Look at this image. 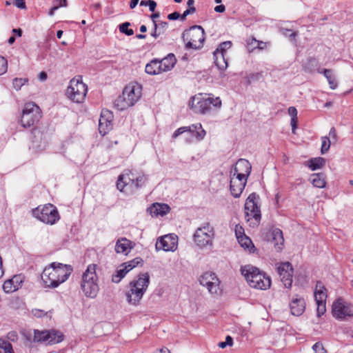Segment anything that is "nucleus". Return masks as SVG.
Here are the masks:
<instances>
[{
  "mask_svg": "<svg viewBox=\"0 0 353 353\" xmlns=\"http://www.w3.org/2000/svg\"><path fill=\"white\" fill-rule=\"evenodd\" d=\"M72 272L71 265L54 262L43 270L41 279L46 287L55 288L65 282Z\"/></svg>",
  "mask_w": 353,
  "mask_h": 353,
  "instance_id": "f257e3e1",
  "label": "nucleus"
},
{
  "mask_svg": "<svg viewBox=\"0 0 353 353\" xmlns=\"http://www.w3.org/2000/svg\"><path fill=\"white\" fill-rule=\"evenodd\" d=\"M149 284L150 276L147 272L140 274L137 279L130 281V290L125 292L128 303L133 305H139Z\"/></svg>",
  "mask_w": 353,
  "mask_h": 353,
  "instance_id": "f03ea898",
  "label": "nucleus"
},
{
  "mask_svg": "<svg viewBox=\"0 0 353 353\" xmlns=\"http://www.w3.org/2000/svg\"><path fill=\"white\" fill-rule=\"evenodd\" d=\"M241 272L251 288L267 290L271 285L270 278L256 267L245 265L241 268Z\"/></svg>",
  "mask_w": 353,
  "mask_h": 353,
  "instance_id": "7ed1b4c3",
  "label": "nucleus"
},
{
  "mask_svg": "<svg viewBox=\"0 0 353 353\" xmlns=\"http://www.w3.org/2000/svg\"><path fill=\"white\" fill-rule=\"evenodd\" d=\"M96 270V264H90L82 274L81 288L87 297L95 298L99 290Z\"/></svg>",
  "mask_w": 353,
  "mask_h": 353,
  "instance_id": "20e7f679",
  "label": "nucleus"
},
{
  "mask_svg": "<svg viewBox=\"0 0 353 353\" xmlns=\"http://www.w3.org/2000/svg\"><path fill=\"white\" fill-rule=\"evenodd\" d=\"M189 105L194 113L205 114L212 106L220 108L221 101L219 97L214 98L210 94L199 93L191 99Z\"/></svg>",
  "mask_w": 353,
  "mask_h": 353,
  "instance_id": "39448f33",
  "label": "nucleus"
},
{
  "mask_svg": "<svg viewBox=\"0 0 353 353\" xmlns=\"http://www.w3.org/2000/svg\"><path fill=\"white\" fill-rule=\"evenodd\" d=\"M182 39L186 49H199L205 41V32L200 26H193L183 32Z\"/></svg>",
  "mask_w": 353,
  "mask_h": 353,
  "instance_id": "423d86ee",
  "label": "nucleus"
},
{
  "mask_svg": "<svg viewBox=\"0 0 353 353\" xmlns=\"http://www.w3.org/2000/svg\"><path fill=\"white\" fill-rule=\"evenodd\" d=\"M215 233L214 228L210 223H204L195 231L193 238L195 243L200 248L212 247Z\"/></svg>",
  "mask_w": 353,
  "mask_h": 353,
  "instance_id": "0eeeda50",
  "label": "nucleus"
},
{
  "mask_svg": "<svg viewBox=\"0 0 353 353\" xmlns=\"http://www.w3.org/2000/svg\"><path fill=\"white\" fill-rule=\"evenodd\" d=\"M259 196L255 192L250 194L245 203V216L250 224L258 225L261 219L260 207L258 205Z\"/></svg>",
  "mask_w": 353,
  "mask_h": 353,
  "instance_id": "6e6552de",
  "label": "nucleus"
},
{
  "mask_svg": "<svg viewBox=\"0 0 353 353\" xmlns=\"http://www.w3.org/2000/svg\"><path fill=\"white\" fill-rule=\"evenodd\" d=\"M32 213L37 219L46 224L53 225L60 218L57 208L50 203L46 204L42 208H35Z\"/></svg>",
  "mask_w": 353,
  "mask_h": 353,
  "instance_id": "1a4fd4ad",
  "label": "nucleus"
},
{
  "mask_svg": "<svg viewBox=\"0 0 353 353\" xmlns=\"http://www.w3.org/2000/svg\"><path fill=\"white\" fill-rule=\"evenodd\" d=\"M88 92L87 85L81 80L73 78L66 90L67 97L75 103H82Z\"/></svg>",
  "mask_w": 353,
  "mask_h": 353,
  "instance_id": "9d476101",
  "label": "nucleus"
},
{
  "mask_svg": "<svg viewBox=\"0 0 353 353\" xmlns=\"http://www.w3.org/2000/svg\"><path fill=\"white\" fill-rule=\"evenodd\" d=\"M41 117V111L38 105L30 102L25 104L21 119L23 128H30L37 123Z\"/></svg>",
  "mask_w": 353,
  "mask_h": 353,
  "instance_id": "9b49d317",
  "label": "nucleus"
},
{
  "mask_svg": "<svg viewBox=\"0 0 353 353\" xmlns=\"http://www.w3.org/2000/svg\"><path fill=\"white\" fill-rule=\"evenodd\" d=\"M199 281L211 294H220V281L215 273L206 272L199 277Z\"/></svg>",
  "mask_w": 353,
  "mask_h": 353,
  "instance_id": "f8f14e48",
  "label": "nucleus"
},
{
  "mask_svg": "<svg viewBox=\"0 0 353 353\" xmlns=\"http://www.w3.org/2000/svg\"><path fill=\"white\" fill-rule=\"evenodd\" d=\"M178 237L174 234H167L159 238L156 242L157 250L174 252L177 248Z\"/></svg>",
  "mask_w": 353,
  "mask_h": 353,
  "instance_id": "ddd939ff",
  "label": "nucleus"
},
{
  "mask_svg": "<svg viewBox=\"0 0 353 353\" xmlns=\"http://www.w3.org/2000/svg\"><path fill=\"white\" fill-rule=\"evenodd\" d=\"M332 314L336 319H344L345 316H353V307L343 302L342 299H338L332 305Z\"/></svg>",
  "mask_w": 353,
  "mask_h": 353,
  "instance_id": "4468645a",
  "label": "nucleus"
},
{
  "mask_svg": "<svg viewBox=\"0 0 353 353\" xmlns=\"http://www.w3.org/2000/svg\"><path fill=\"white\" fill-rule=\"evenodd\" d=\"M188 132L192 136L195 137L198 141H201L205 136V131L203 129L201 123L192 124L190 126H184L178 128L172 134L173 139L177 138L183 133Z\"/></svg>",
  "mask_w": 353,
  "mask_h": 353,
  "instance_id": "2eb2a0df",
  "label": "nucleus"
},
{
  "mask_svg": "<svg viewBox=\"0 0 353 353\" xmlns=\"http://www.w3.org/2000/svg\"><path fill=\"white\" fill-rule=\"evenodd\" d=\"M277 272L283 285L290 288L292 286L293 276L292 264L290 262L281 263L277 267Z\"/></svg>",
  "mask_w": 353,
  "mask_h": 353,
  "instance_id": "dca6fc26",
  "label": "nucleus"
},
{
  "mask_svg": "<svg viewBox=\"0 0 353 353\" xmlns=\"http://www.w3.org/2000/svg\"><path fill=\"white\" fill-rule=\"evenodd\" d=\"M130 175H132L131 171H129V173L121 174L117 182V189L126 194H132L133 192L134 178H131Z\"/></svg>",
  "mask_w": 353,
  "mask_h": 353,
  "instance_id": "f3484780",
  "label": "nucleus"
},
{
  "mask_svg": "<svg viewBox=\"0 0 353 353\" xmlns=\"http://www.w3.org/2000/svg\"><path fill=\"white\" fill-rule=\"evenodd\" d=\"M122 94L134 105L141 96V85L138 83H130L125 87Z\"/></svg>",
  "mask_w": 353,
  "mask_h": 353,
  "instance_id": "a211bd4d",
  "label": "nucleus"
},
{
  "mask_svg": "<svg viewBox=\"0 0 353 353\" xmlns=\"http://www.w3.org/2000/svg\"><path fill=\"white\" fill-rule=\"evenodd\" d=\"M113 119V114L112 112L108 110H103L101 113L99 123V133L104 136L112 128V122Z\"/></svg>",
  "mask_w": 353,
  "mask_h": 353,
  "instance_id": "6ab92c4d",
  "label": "nucleus"
},
{
  "mask_svg": "<svg viewBox=\"0 0 353 353\" xmlns=\"http://www.w3.org/2000/svg\"><path fill=\"white\" fill-rule=\"evenodd\" d=\"M305 299L302 296L298 294L293 296L290 303L291 314L296 316H301L305 310Z\"/></svg>",
  "mask_w": 353,
  "mask_h": 353,
  "instance_id": "aec40b11",
  "label": "nucleus"
},
{
  "mask_svg": "<svg viewBox=\"0 0 353 353\" xmlns=\"http://www.w3.org/2000/svg\"><path fill=\"white\" fill-rule=\"evenodd\" d=\"M24 281L22 274L14 275L12 279L6 281L3 285V289L6 293H11L17 290Z\"/></svg>",
  "mask_w": 353,
  "mask_h": 353,
  "instance_id": "412c9836",
  "label": "nucleus"
},
{
  "mask_svg": "<svg viewBox=\"0 0 353 353\" xmlns=\"http://www.w3.org/2000/svg\"><path fill=\"white\" fill-rule=\"evenodd\" d=\"M134 243L131 241L121 238L118 239L115 245V252L119 254L127 255L134 248Z\"/></svg>",
  "mask_w": 353,
  "mask_h": 353,
  "instance_id": "4be33fe9",
  "label": "nucleus"
},
{
  "mask_svg": "<svg viewBox=\"0 0 353 353\" xmlns=\"http://www.w3.org/2000/svg\"><path fill=\"white\" fill-rule=\"evenodd\" d=\"M152 216H164L170 212V207L165 203H153L148 209Z\"/></svg>",
  "mask_w": 353,
  "mask_h": 353,
  "instance_id": "5701e85b",
  "label": "nucleus"
},
{
  "mask_svg": "<svg viewBox=\"0 0 353 353\" xmlns=\"http://www.w3.org/2000/svg\"><path fill=\"white\" fill-rule=\"evenodd\" d=\"M176 59L174 54L170 53L165 58L159 60L161 65V70L162 72H167L170 70L176 64Z\"/></svg>",
  "mask_w": 353,
  "mask_h": 353,
  "instance_id": "b1692460",
  "label": "nucleus"
},
{
  "mask_svg": "<svg viewBox=\"0 0 353 353\" xmlns=\"http://www.w3.org/2000/svg\"><path fill=\"white\" fill-rule=\"evenodd\" d=\"M48 330L39 331L37 330H34V335L32 339V334H27L26 339L30 342L39 343L46 342L48 341Z\"/></svg>",
  "mask_w": 353,
  "mask_h": 353,
  "instance_id": "393cba45",
  "label": "nucleus"
},
{
  "mask_svg": "<svg viewBox=\"0 0 353 353\" xmlns=\"http://www.w3.org/2000/svg\"><path fill=\"white\" fill-rule=\"evenodd\" d=\"M251 170L252 166L250 162L246 159H241L236 162L234 168V172L250 175Z\"/></svg>",
  "mask_w": 353,
  "mask_h": 353,
  "instance_id": "a878e982",
  "label": "nucleus"
},
{
  "mask_svg": "<svg viewBox=\"0 0 353 353\" xmlns=\"http://www.w3.org/2000/svg\"><path fill=\"white\" fill-rule=\"evenodd\" d=\"M246 184L239 181V179H231L230 189L231 194L235 198L241 196Z\"/></svg>",
  "mask_w": 353,
  "mask_h": 353,
  "instance_id": "bb28decb",
  "label": "nucleus"
},
{
  "mask_svg": "<svg viewBox=\"0 0 353 353\" xmlns=\"http://www.w3.org/2000/svg\"><path fill=\"white\" fill-rule=\"evenodd\" d=\"M272 242L274 243L275 249L277 251H281L283 248L284 239L283 232L280 229H275L272 231Z\"/></svg>",
  "mask_w": 353,
  "mask_h": 353,
  "instance_id": "cd10ccee",
  "label": "nucleus"
},
{
  "mask_svg": "<svg viewBox=\"0 0 353 353\" xmlns=\"http://www.w3.org/2000/svg\"><path fill=\"white\" fill-rule=\"evenodd\" d=\"M325 291L326 289L321 282H317L314 291V299L316 303L325 302L327 298Z\"/></svg>",
  "mask_w": 353,
  "mask_h": 353,
  "instance_id": "c85d7f7f",
  "label": "nucleus"
},
{
  "mask_svg": "<svg viewBox=\"0 0 353 353\" xmlns=\"http://www.w3.org/2000/svg\"><path fill=\"white\" fill-rule=\"evenodd\" d=\"M310 182L314 187L323 188L326 185L325 176L323 173L312 174L310 178Z\"/></svg>",
  "mask_w": 353,
  "mask_h": 353,
  "instance_id": "c756f323",
  "label": "nucleus"
},
{
  "mask_svg": "<svg viewBox=\"0 0 353 353\" xmlns=\"http://www.w3.org/2000/svg\"><path fill=\"white\" fill-rule=\"evenodd\" d=\"M145 70L146 73L152 75L162 72L161 70V65L159 64V60L157 59L152 60L145 65Z\"/></svg>",
  "mask_w": 353,
  "mask_h": 353,
  "instance_id": "7c9ffc66",
  "label": "nucleus"
},
{
  "mask_svg": "<svg viewBox=\"0 0 353 353\" xmlns=\"http://www.w3.org/2000/svg\"><path fill=\"white\" fill-rule=\"evenodd\" d=\"M225 55V54L220 52H214V63L221 70L226 69L228 67V61Z\"/></svg>",
  "mask_w": 353,
  "mask_h": 353,
  "instance_id": "2f4dec72",
  "label": "nucleus"
},
{
  "mask_svg": "<svg viewBox=\"0 0 353 353\" xmlns=\"http://www.w3.org/2000/svg\"><path fill=\"white\" fill-rule=\"evenodd\" d=\"M128 272L127 267L122 263L112 274V281L115 283H119Z\"/></svg>",
  "mask_w": 353,
  "mask_h": 353,
  "instance_id": "473e14b6",
  "label": "nucleus"
},
{
  "mask_svg": "<svg viewBox=\"0 0 353 353\" xmlns=\"http://www.w3.org/2000/svg\"><path fill=\"white\" fill-rule=\"evenodd\" d=\"M63 334L57 330H48V342L49 344H56L63 340Z\"/></svg>",
  "mask_w": 353,
  "mask_h": 353,
  "instance_id": "72a5a7b5",
  "label": "nucleus"
},
{
  "mask_svg": "<svg viewBox=\"0 0 353 353\" xmlns=\"http://www.w3.org/2000/svg\"><path fill=\"white\" fill-rule=\"evenodd\" d=\"M114 105L119 110H124L133 105L130 104L129 101L122 94L115 99Z\"/></svg>",
  "mask_w": 353,
  "mask_h": 353,
  "instance_id": "f704fd0d",
  "label": "nucleus"
},
{
  "mask_svg": "<svg viewBox=\"0 0 353 353\" xmlns=\"http://www.w3.org/2000/svg\"><path fill=\"white\" fill-rule=\"evenodd\" d=\"M238 242L242 248L248 250L250 252H254V245L251 239L246 235H243V236L240 238L239 237Z\"/></svg>",
  "mask_w": 353,
  "mask_h": 353,
  "instance_id": "c9c22d12",
  "label": "nucleus"
},
{
  "mask_svg": "<svg viewBox=\"0 0 353 353\" xmlns=\"http://www.w3.org/2000/svg\"><path fill=\"white\" fill-rule=\"evenodd\" d=\"M325 159L322 157L314 158L310 160L309 168L312 170L321 168L325 164Z\"/></svg>",
  "mask_w": 353,
  "mask_h": 353,
  "instance_id": "e433bc0d",
  "label": "nucleus"
},
{
  "mask_svg": "<svg viewBox=\"0 0 353 353\" xmlns=\"http://www.w3.org/2000/svg\"><path fill=\"white\" fill-rule=\"evenodd\" d=\"M323 74L325 77L327 79L328 83L330 85V88L332 90H334L337 87V83L335 78L332 75V71L329 69L323 70Z\"/></svg>",
  "mask_w": 353,
  "mask_h": 353,
  "instance_id": "4c0bfd02",
  "label": "nucleus"
},
{
  "mask_svg": "<svg viewBox=\"0 0 353 353\" xmlns=\"http://www.w3.org/2000/svg\"><path fill=\"white\" fill-rule=\"evenodd\" d=\"M0 348L3 350L4 353H14L12 344L5 338H0Z\"/></svg>",
  "mask_w": 353,
  "mask_h": 353,
  "instance_id": "58836bf2",
  "label": "nucleus"
},
{
  "mask_svg": "<svg viewBox=\"0 0 353 353\" xmlns=\"http://www.w3.org/2000/svg\"><path fill=\"white\" fill-rule=\"evenodd\" d=\"M143 260L140 257H137L132 261H128L126 263H123V264L127 267L129 271L132 270L134 268L137 266L139 264L141 263Z\"/></svg>",
  "mask_w": 353,
  "mask_h": 353,
  "instance_id": "ea45409f",
  "label": "nucleus"
},
{
  "mask_svg": "<svg viewBox=\"0 0 353 353\" xmlns=\"http://www.w3.org/2000/svg\"><path fill=\"white\" fill-rule=\"evenodd\" d=\"M147 181V176L145 174H141L134 179V184L133 185V188L138 189L142 187Z\"/></svg>",
  "mask_w": 353,
  "mask_h": 353,
  "instance_id": "a19ab883",
  "label": "nucleus"
},
{
  "mask_svg": "<svg viewBox=\"0 0 353 353\" xmlns=\"http://www.w3.org/2000/svg\"><path fill=\"white\" fill-rule=\"evenodd\" d=\"M130 26L129 22H125L119 26V30L121 32L125 34L128 36H131L134 34L132 29H129L128 27Z\"/></svg>",
  "mask_w": 353,
  "mask_h": 353,
  "instance_id": "79ce46f5",
  "label": "nucleus"
},
{
  "mask_svg": "<svg viewBox=\"0 0 353 353\" xmlns=\"http://www.w3.org/2000/svg\"><path fill=\"white\" fill-rule=\"evenodd\" d=\"M232 47V42L230 41L222 42L215 51L222 52L225 54L227 50Z\"/></svg>",
  "mask_w": 353,
  "mask_h": 353,
  "instance_id": "37998d69",
  "label": "nucleus"
},
{
  "mask_svg": "<svg viewBox=\"0 0 353 353\" xmlns=\"http://www.w3.org/2000/svg\"><path fill=\"white\" fill-rule=\"evenodd\" d=\"M330 140L327 137H322L321 153L325 154L328 151L330 147Z\"/></svg>",
  "mask_w": 353,
  "mask_h": 353,
  "instance_id": "c03bdc74",
  "label": "nucleus"
},
{
  "mask_svg": "<svg viewBox=\"0 0 353 353\" xmlns=\"http://www.w3.org/2000/svg\"><path fill=\"white\" fill-rule=\"evenodd\" d=\"M27 81L28 80L26 79L15 78L12 82L13 87L17 90H19Z\"/></svg>",
  "mask_w": 353,
  "mask_h": 353,
  "instance_id": "a18cd8bd",
  "label": "nucleus"
},
{
  "mask_svg": "<svg viewBox=\"0 0 353 353\" xmlns=\"http://www.w3.org/2000/svg\"><path fill=\"white\" fill-rule=\"evenodd\" d=\"M248 176L249 175L245 174L243 173L234 172L233 176L231 178V179H239V181L246 184L247 178Z\"/></svg>",
  "mask_w": 353,
  "mask_h": 353,
  "instance_id": "49530a36",
  "label": "nucleus"
},
{
  "mask_svg": "<svg viewBox=\"0 0 353 353\" xmlns=\"http://www.w3.org/2000/svg\"><path fill=\"white\" fill-rule=\"evenodd\" d=\"M8 63L7 60L0 56V75L4 74L7 71Z\"/></svg>",
  "mask_w": 353,
  "mask_h": 353,
  "instance_id": "de8ad7c7",
  "label": "nucleus"
},
{
  "mask_svg": "<svg viewBox=\"0 0 353 353\" xmlns=\"http://www.w3.org/2000/svg\"><path fill=\"white\" fill-rule=\"evenodd\" d=\"M312 349L314 353H325L326 350L323 347V345L320 342H316L313 346Z\"/></svg>",
  "mask_w": 353,
  "mask_h": 353,
  "instance_id": "09e8293b",
  "label": "nucleus"
},
{
  "mask_svg": "<svg viewBox=\"0 0 353 353\" xmlns=\"http://www.w3.org/2000/svg\"><path fill=\"white\" fill-rule=\"evenodd\" d=\"M317 305V315L321 316L323 315L326 311L325 302L324 303H318Z\"/></svg>",
  "mask_w": 353,
  "mask_h": 353,
  "instance_id": "8fccbe9b",
  "label": "nucleus"
},
{
  "mask_svg": "<svg viewBox=\"0 0 353 353\" xmlns=\"http://www.w3.org/2000/svg\"><path fill=\"white\" fill-rule=\"evenodd\" d=\"M235 234L237 240L239 239V237L240 238L243 236V235H245L244 233V229L240 225H236L235 226Z\"/></svg>",
  "mask_w": 353,
  "mask_h": 353,
  "instance_id": "3c124183",
  "label": "nucleus"
},
{
  "mask_svg": "<svg viewBox=\"0 0 353 353\" xmlns=\"http://www.w3.org/2000/svg\"><path fill=\"white\" fill-rule=\"evenodd\" d=\"M196 12L195 8H188L186 10L183 12L181 14V20L184 21L186 19V17L189 14H193Z\"/></svg>",
  "mask_w": 353,
  "mask_h": 353,
  "instance_id": "603ef678",
  "label": "nucleus"
},
{
  "mask_svg": "<svg viewBox=\"0 0 353 353\" xmlns=\"http://www.w3.org/2000/svg\"><path fill=\"white\" fill-rule=\"evenodd\" d=\"M157 26H158V30L162 32V34H163L167 29V28L168 26V23L166 21H161L159 23L157 24Z\"/></svg>",
  "mask_w": 353,
  "mask_h": 353,
  "instance_id": "864d4df0",
  "label": "nucleus"
},
{
  "mask_svg": "<svg viewBox=\"0 0 353 353\" xmlns=\"http://www.w3.org/2000/svg\"><path fill=\"white\" fill-rule=\"evenodd\" d=\"M17 334L16 332H10L7 334V339L8 341H15L17 339Z\"/></svg>",
  "mask_w": 353,
  "mask_h": 353,
  "instance_id": "5fc2aeb1",
  "label": "nucleus"
},
{
  "mask_svg": "<svg viewBox=\"0 0 353 353\" xmlns=\"http://www.w3.org/2000/svg\"><path fill=\"white\" fill-rule=\"evenodd\" d=\"M181 15L178 12H174L168 15V19L170 20H176L178 19H181Z\"/></svg>",
  "mask_w": 353,
  "mask_h": 353,
  "instance_id": "6e6d98bb",
  "label": "nucleus"
},
{
  "mask_svg": "<svg viewBox=\"0 0 353 353\" xmlns=\"http://www.w3.org/2000/svg\"><path fill=\"white\" fill-rule=\"evenodd\" d=\"M14 5L21 9H25L26 8V3L24 0H14Z\"/></svg>",
  "mask_w": 353,
  "mask_h": 353,
  "instance_id": "4d7b16f0",
  "label": "nucleus"
},
{
  "mask_svg": "<svg viewBox=\"0 0 353 353\" xmlns=\"http://www.w3.org/2000/svg\"><path fill=\"white\" fill-rule=\"evenodd\" d=\"M288 113L291 118H297V110L294 107H290L288 108Z\"/></svg>",
  "mask_w": 353,
  "mask_h": 353,
  "instance_id": "13d9d810",
  "label": "nucleus"
},
{
  "mask_svg": "<svg viewBox=\"0 0 353 353\" xmlns=\"http://www.w3.org/2000/svg\"><path fill=\"white\" fill-rule=\"evenodd\" d=\"M53 3L55 6H59V8L66 7L68 5L67 0H54Z\"/></svg>",
  "mask_w": 353,
  "mask_h": 353,
  "instance_id": "bf43d9fd",
  "label": "nucleus"
},
{
  "mask_svg": "<svg viewBox=\"0 0 353 353\" xmlns=\"http://www.w3.org/2000/svg\"><path fill=\"white\" fill-rule=\"evenodd\" d=\"M154 29L153 32L152 33V36L154 37V38H157V37H159L160 34H162V32L158 30V26H157V23H156V21H154Z\"/></svg>",
  "mask_w": 353,
  "mask_h": 353,
  "instance_id": "052dcab7",
  "label": "nucleus"
},
{
  "mask_svg": "<svg viewBox=\"0 0 353 353\" xmlns=\"http://www.w3.org/2000/svg\"><path fill=\"white\" fill-rule=\"evenodd\" d=\"M148 6H149V9L151 12H154L157 7V3L153 0L148 1Z\"/></svg>",
  "mask_w": 353,
  "mask_h": 353,
  "instance_id": "680f3d73",
  "label": "nucleus"
},
{
  "mask_svg": "<svg viewBox=\"0 0 353 353\" xmlns=\"http://www.w3.org/2000/svg\"><path fill=\"white\" fill-rule=\"evenodd\" d=\"M256 46H254L253 48H258L259 50H263L266 47V43L263 42V41H258V42H256Z\"/></svg>",
  "mask_w": 353,
  "mask_h": 353,
  "instance_id": "e2e57ef3",
  "label": "nucleus"
},
{
  "mask_svg": "<svg viewBox=\"0 0 353 353\" xmlns=\"http://www.w3.org/2000/svg\"><path fill=\"white\" fill-rule=\"evenodd\" d=\"M297 118H291V125L293 133H294V131L297 127Z\"/></svg>",
  "mask_w": 353,
  "mask_h": 353,
  "instance_id": "0e129e2a",
  "label": "nucleus"
},
{
  "mask_svg": "<svg viewBox=\"0 0 353 353\" xmlns=\"http://www.w3.org/2000/svg\"><path fill=\"white\" fill-rule=\"evenodd\" d=\"M225 10V7L224 5L216 6L214 8V11L216 12L222 13V12H224Z\"/></svg>",
  "mask_w": 353,
  "mask_h": 353,
  "instance_id": "69168bd1",
  "label": "nucleus"
},
{
  "mask_svg": "<svg viewBox=\"0 0 353 353\" xmlns=\"http://www.w3.org/2000/svg\"><path fill=\"white\" fill-rule=\"evenodd\" d=\"M329 135L331 138L336 139V131L334 128H332L330 130Z\"/></svg>",
  "mask_w": 353,
  "mask_h": 353,
  "instance_id": "338daca9",
  "label": "nucleus"
},
{
  "mask_svg": "<svg viewBox=\"0 0 353 353\" xmlns=\"http://www.w3.org/2000/svg\"><path fill=\"white\" fill-rule=\"evenodd\" d=\"M258 41L254 38L248 39L247 40V43L248 46H253L254 44H256Z\"/></svg>",
  "mask_w": 353,
  "mask_h": 353,
  "instance_id": "774afa93",
  "label": "nucleus"
}]
</instances>
